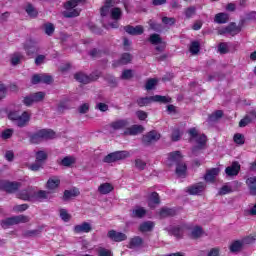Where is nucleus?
I'll list each match as a JSON object with an SVG mask.
<instances>
[{
    "instance_id": "nucleus-1",
    "label": "nucleus",
    "mask_w": 256,
    "mask_h": 256,
    "mask_svg": "<svg viewBox=\"0 0 256 256\" xmlns=\"http://www.w3.org/2000/svg\"><path fill=\"white\" fill-rule=\"evenodd\" d=\"M182 160L183 156L180 151L169 153L166 160V165H168V167L176 165V175H178V177H186L187 175V165H185V163H181Z\"/></svg>"
},
{
    "instance_id": "nucleus-2",
    "label": "nucleus",
    "mask_w": 256,
    "mask_h": 256,
    "mask_svg": "<svg viewBox=\"0 0 256 256\" xmlns=\"http://www.w3.org/2000/svg\"><path fill=\"white\" fill-rule=\"evenodd\" d=\"M79 3H85V0H70L67 1L64 4V8L66 9L63 12L64 17L66 18H71V17H79V14L81 13V10L77 7V5H79Z\"/></svg>"
},
{
    "instance_id": "nucleus-3",
    "label": "nucleus",
    "mask_w": 256,
    "mask_h": 256,
    "mask_svg": "<svg viewBox=\"0 0 256 256\" xmlns=\"http://www.w3.org/2000/svg\"><path fill=\"white\" fill-rule=\"evenodd\" d=\"M153 102L154 103H171V97L155 95L152 97L139 98L137 100V104L139 105V107H145Z\"/></svg>"
},
{
    "instance_id": "nucleus-4",
    "label": "nucleus",
    "mask_w": 256,
    "mask_h": 256,
    "mask_svg": "<svg viewBox=\"0 0 256 256\" xmlns=\"http://www.w3.org/2000/svg\"><path fill=\"white\" fill-rule=\"evenodd\" d=\"M188 134L190 135V141L192 143H196L197 149H203L207 143V136L204 134H199L197 128H190L188 130Z\"/></svg>"
},
{
    "instance_id": "nucleus-5",
    "label": "nucleus",
    "mask_w": 256,
    "mask_h": 256,
    "mask_svg": "<svg viewBox=\"0 0 256 256\" xmlns=\"http://www.w3.org/2000/svg\"><path fill=\"white\" fill-rule=\"evenodd\" d=\"M29 221H31V218H29V216L18 215L3 220L1 225L3 229H7V227H10V225H19V223H29Z\"/></svg>"
},
{
    "instance_id": "nucleus-6",
    "label": "nucleus",
    "mask_w": 256,
    "mask_h": 256,
    "mask_svg": "<svg viewBox=\"0 0 256 256\" xmlns=\"http://www.w3.org/2000/svg\"><path fill=\"white\" fill-rule=\"evenodd\" d=\"M55 137V132L53 130H40L33 134L30 138L31 143H41L43 139H53Z\"/></svg>"
},
{
    "instance_id": "nucleus-7",
    "label": "nucleus",
    "mask_w": 256,
    "mask_h": 256,
    "mask_svg": "<svg viewBox=\"0 0 256 256\" xmlns=\"http://www.w3.org/2000/svg\"><path fill=\"white\" fill-rule=\"evenodd\" d=\"M127 157H131L129 151H116L108 154L103 161L104 163H115V161H121L127 159Z\"/></svg>"
},
{
    "instance_id": "nucleus-8",
    "label": "nucleus",
    "mask_w": 256,
    "mask_h": 256,
    "mask_svg": "<svg viewBox=\"0 0 256 256\" xmlns=\"http://www.w3.org/2000/svg\"><path fill=\"white\" fill-rule=\"evenodd\" d=\"M21 188V183L19 182H8L0 181V189L6 191V193H15Z\"/></svg>"
},
{
    "instance_id": "nucleus-9",
    "label": "nucleus",
    "mask_w": 256,
    "mask_h": 256,
    "mask_svg": "<svg viewBox=\"0 0 256 256\" xmlns=\"http://www.w3.org/2000/svg\"><path fill=\"white\" fill-rule=\"evenodd\" d=\"M45 99V92H37L34 94H30L29 96H26L23 100L24 105L27 107L33 105V103H39V101H43Z\"/></svg>"
},
{
    "instance_id": "nucleus-10",
    "label": "nucleus",
    "mask_w": 256,
    "mask_h": 256,
    "mask_svg": "<svg viewBox=\"0 0 256 256\" xmlns=\"http://www.w3.org/2000/svg\"><path fill=\"white\" fill-rule=\"evenodd\" d=\"M237 33H241V28L237 26L236 23H231L227 27L220 28L218 30L219 35H237Z\"/></svg>"
},
{
    "instance_id": "nucleus-11",
    "label": "nucleus",
    "mask_w": 256,
    "mask_h": 256,
    "mask_svg": "<svg viewBox=\"0 0 256 256\" xmlns=\"http://www.w3.org/2000/svg\"><path fill=\"white\" fill-rule=\"evenodd\" d=\"M221 173V169L219 168H211L206 171V174L204 176V180L207 183H215V180L217 179V176Z\"/></svg>"
},
{
    "instance_id": "nucleus-12",
    "label": "nucleus",
    "mask_w": 256,
    "mask_h": 256,
    "mask_svg": "<svg viewBox=\"0 0 256 256\" xmlns=\"http://www.w3.org/2000/svg\"><path fill=\"white\" fill-rule=\"evenodd\" d=\"M149 41L152 45H158L156 46V51H163L165 49V43H163L159 34L150 35Z\"/></svg>"
},
{
    "instance_id": "nucleus-13",
    "label": "nucleus",
    "mask_w": 256,
    "mask_h": 256,
    "mask_svg": "<svg viewBox=\"0 0 256 256\" xmlns=\"http://www.w3.org/2000/svg\"><path fill=\"white\" fill-rule=\"evenodd\" d=\"M205 183L199 182L187 188L190 195H201L205 191Z\"/></svg>"
},
{
    "instance_id": "nucleus-14",
    "label": "nucleus",
    "mask_w": 256,
    "mask_h": 256,
    "mask_svg": "<svg viewBox=\"0 0 256 256\" xmlns=\"http://www.w3.org/2000/svg\"><path fill=\"white\" fill-rule=\"evenodd\" d=\"M91 231H93V226L88 222H83L82 224L74 226V233L77 234L91 233Z\"/></svg>"
},
{
    "instance_id": "nucleus-15",
    "label": "nucleus",
    "mask_w": 256,
    "mask_h": 256,
    "mask_svg": "<svg viewBox=\"0 0 256 256\" xmlns=\"http://www.w3.org/2000/svg\"><path fill=\"white\" fill-rule=\"evenodd\" d=\"M111 129H113L114 131H119L121 129H126L127 127H129V121L125 120V119H119V120H115L110 124Z\"/></svg>"
},
{
    "instance_id": "nucleus-16",
    "label": "nucleus",
    "mask_w": 256,
    "mask_h": 256,
    "mask_svg": "<svg viewBox=\"0 0 256 256\" xmlns=\"http://www.w3.org/2000/svg\"><path fill=\"white\" fill-rule=\"evenodd\" d=\"M239 171H241V165H239V162H234L231 166H228L225 169V173L228 177H235L236 175H239Z\"/></svg>"
},
{
    "instance_id": "nucleus-17",
    "label": "nucleus",
    "mask_w": 256,
    "mask_h": 256,
    "mask_svg": "<svg viewBox=\"0 0 256 256\" xmlns=\"http://www.w3.org/2000/svg\"><path fill=\"white\" fill-rule=\"evenodd\" d=\"M24 49L29 57L37 53V42L35 40H28L24 45Z\"/></svg>"
},
{
    "instance_id": "nucleus-18",
    "label": "nucleus",
    "mask_w": 256,
    "mask_h": 256,
    "mask_svg": "<svg viewBox=\"0 0 256 256\" xmlns=\"http://www.w3.org/2000/svg\"><path fill=\"white\" fill-rule=\"evenodd\" d=\"M144 128L141 125H132L124 130L123 135H139V133H143Z\"/></svg>"
},
{
    "instance_id": "nucleus-19",
    "label": "nucleus",
    "mask_w": 256,
    "mask_h": 256,
    "mask_svg": "<svg viewBox=\"0 0 256 256\" xmlns=\"http://www.w3.org/2000/svg\"><path fill=\"white\" fill-rule=\"evenodd\" d=\"M108 237L109 239H111L112 241H116V242H121V241H125L127 239V235H125L122 232H117L115 230H110L108 232Z\"/></svg>"
},
{
    "instance_id": "nucleus-20",
    "label": "nucleus",
    "mask_w": 256,
    "mask_h": 256,
    "mask_svg": "<svg viewBox=\"0 0 256 256\" xmlns=\"http://www.w3.org/2000/svg\"><path fill=\"white\" fill-rule=\"evenodd\" d=\"M159 139H161V134L155 130L150 131L143 137L144 143H153V141H159Z\"/></svg>"
},
{
    "instance_id": "nucleus-21",
    "label": "nucleus",
    "mask_w": 256,
    "mask_h": 256,
    "mask_svg": "<svg viewBox=\"0 0 256 256\" xmlns=\"http://www.w3.org/2000/svg\"><path fill=\"white\" fill-rule=\"evenodd\" d=\"M253 119H256V108L251 110L249 114L239 122V127H247Z\"/></svg>"
},
{
    "instance_id": "nucleus-22",
    "label": "nucleus",
    "mask_w": 256,
    "mask_h": 256,
    "mask_svg": "<svg viewBox=\"0 0 256 256\" xmlns=\"http://www.w3.org/2000/svg\"><path fill=\"white\" fill-rule=\"evenodd\" d=\"M117 0H106L105 5L101 8L102 17H107L109 15V11H111V7L117 5Z\"/></svg>"
},
{
    "instance_id": "nucleus-23",
    "label": "nucleus",
    "mask_w": 256,
    "mask_h": 256,
    "mask_svg": "<svg viewBox=\"0 0 256 256\" xmlns=\"http://www.w3.org/2000/svg\"><path fill=\"white\" fill-rule=\"evenodd\" d=\"M31 115L29 114V112H23L22 114H20L16 125L18 127H25L27 125V123H29V119H30Z\"/></svg>"
},
{
    "instance_id": "nucleus-24",
    "label": "nucleus",
    "mask_w": 256,
    "mask_h": 256,
    "mask_svg": "<svg viewBox=\"0 0 256 256\" xmlns=\"http://www.w3.org/2000/svg\"><path fill=\"white\" fill-rule=\"evenodd\" d=\"M246 185L250 191V195H256V177L250 176L246 179Z\"/></svg>"
},
{
    "instance_id": "nucleus-25",
    "label": "nucleus",
    "mask_w": 256,
    "mask_h": 256,
    "mask_svg": "<svg viewBox=\"0 0 256 256\" xmlns=\"http://www.w3.org/2000/svg\"><path fill=\"white\" fill-rule=\"evenodd\" d=\"M124 30L126 31V33H128L129 35H143V26H126L124 28Z\"/></svg>"
},
{
    "instance_id": "nucleus-26",
    "label": "nucleus",
    "mask_w": 256,
    "mask_h": 256,
    "mask_svg": "<svg viewBox=\"0 0 256 256\" xmlns=\"http://www.w3.org/2000/svg\"><path fill=\"white\" fill-rule=\"evenodd\" d=\"M59 185H61V180L57 176H53L49 178V180L47 181V189H50V190L57 189Z\"/></svg>"
},
{
    "instance_id": "nucleus-27",
    "label": "nucleus",
    "mask_w": 256,
    "mask_h": 256,
    "mask_svg": "<svg viewBox=\"0 0 256 256\" xmlns=\"http://www.w3.org/2000/svg\"><path fill=\"white\" fill-rule=\"evenodd\" d=\"M18 199H22L23 201H33V190H23L18 194Z\"/></svg>"
},
{
    "instance_id": "nucleus-28",
    "label": "nucleus",
    "mask_w": 256,
    "mask_h": 256,
    "mask_svg": "<svg viewBox=\"0 0 256 256\" xmlns=\"http://www.w3.org/2000/svg\"><path fill=\"white\" fill-rule=\"evenodd\" d=\"M147 214V210L141 206H136L132 209V217H137L138 219H141L145 217Z\"/></svg>"
},
{
    "instance_id": "nucleus-29",
    "label": "nucleus",
    "mask_w": 256,
    "mask_h": 256,
    "mask_svg": "<svg viewBox=\"0 0 256 256\" xmlns=\"http://www.w3.org/2000/svg\"><path fill=\"white\" fill-rule=\"evenodd\" d=\"M161 201L159 200V194L157 192H153L149 199H148V205L151 209L155 208V205H159Z\"/></svg>"
},
{
    "instance_id": "nucleus-30",
    "label": "nucleus",
    "mask_w": 256,
    "mask_h": 256,
    "mask_svg": "<svg viewBox=\"0 0 256 256\" xmlns=\"http://www.w3.org/2000/svg\"><path fill=\"white\" fill-rule=\"evenodd\" d=\"M98 191L101 195H109L113 191V186L111 183H103L98 187Z\"/></svg>"
},
{
    "instance_id": "nucleus-31",
    "label": "nucleus",
    "mask_w": 256,
    "mask_h": 256,
    "mask_svg": "<svg viewBox=\"0 0 256 256\" xmlns=\"http://www.w3.org/2000/svg\"><path fill=\"white\" fill-rule=\"evenodd\" d=\"M77 162V159L74 156H65L61 162L60 165L63 167H71L72 165H75Z\"/></svg>"
},
{
    "instance_id": "nucleus-32",
    "label": "nucleus",
    "mask_w": 256,
    "mask_h": 256,
    "mask_svg": "<svg viewBox=\"0 0 256 256\" xmlns=\"http://www.w3.org/2000/svg\"><path fill=\"white\" fill-rule=\"evenodd\" d=\"M153 227H155V223L152 221H146L140 225V231L142 233H147L149 231H153Z\"/></svg>"
},
{
    "instance_id": "nucleus-33",
    "label": "nucleus",
    "mask_w": 256,
    "mask_h": 256,
    "mask_svg": "<svg viewBox=\"0 0 256 256\" xmlns=\"http://www.w3.org/2000/svg\"><path fill=\"white\" fill-rule=\"evenodd\" d=\"M215 23L223 24L229 21V14L227 13H218L214 18Z\"/></svg>"
},
{
    "instance_id": "nucleus-34",
    "label": "nucleus",
    "mask_w": 256,
    "mask_h": 256,
    "mask_svg": "<svg viewBox=\"0 0 256 256\" xmlns=\"http://www.w3.org/2000/svg\"><path fill=\"white\" fill-rule=\"evenodd\" d=\"M74 77L79 83H91V77L85 75L83 72L76 73Z\"/></svg>"
},
{
    "instance_id": "nucleus-35",
    "label": "nucleus",
    "mask_w": 256,
    "mask_h": 256,
    "mask_svg": "<svg viewBox=\"0 0 256 256\" xmlns=\"http://www.w3.org/2000/svg\"><path fill=\"white\" fill-rule=\"evenodd\" d=\"M122 15H123V12L121 11V8H112L110 10L111 19H113L114 21H119Z\"/></svg>"
},
{
    "instance_id": "nucleus-36",
    "label": "nucleus",
    "mask_w": 256,
    "mask_h": 256,
    "mask_svg": "<svg viewBox=\"0 0 256 256\" xmlns=\"http://www.w3.org/2000/svg\"><path fill=\"white\" fill-rule=\"evenodd\" d=\"M47 199V192L40 190L38 192L33 191V201H43Z\"/></svg>"
},
{
    "instance_id": "nucleus-37",
    "label": "nucleus",
    "mask_w": 256,
    "mask_h": 256,
    "mask_svg": "<svg viewBox=\"0 0 256 256\" xmlns=\"http://www.w3.org/2000/svg\"><path fill=\"white\" fill-rule=\"evenodd\" d=\"M23 59H25L23 54L16 52V53L12 54V56H11V63H12V65H19V63H21V61H23Z\"/></svg>"
},
{
    "instance_id": "nucleus-38",
    "label": "nucleus",
    "mask_w": 256,
    "mask_h": 256,
    "mask_svg": "<svg viewBox=\"0 0 256 256\" xmlns=\"http://www.w3.org/2000/svg\"><path fill=\"white\" fill-rule=\"evenodd\" d=\"M243 241H234L231 245H230V251L232 253H237L239 251H241V248L243 247Z\"/></svg>"
},
{
    "instance_id": "nucleus-39",
    "label": "nucleus",
    "mask_w": 256,
    "mask_h": 256,
    "mask_svg": "<svg viewBox=\"0 0 256 256\" xmlns=\"http://www.w3.org/2000/svg\"><path fill=\"white\" fill-rule=\"evenodd\" d=\"M79 193V189L77 188H74L72 190H66L64 192V199H72V197H78Z\"/></svg>"
},
{
    "instance_id": "nucleus-40",
    "label": "nucleus",
    "mask_w": 256,
    "mask_h": 256,
    "mask_svg": "<svg viewBox=\"0 0 256 256\" xmlns=\"http://www.w3.org/2000/svg\"><path fill=\"white\" fill-rule=\"evenodd\" d=\"M141 245H143V239H141L140 237H135L130 241L129 248L135 249L137 247H141Z\"/></svg>"
},
{
    "instance_id": "nucleus-41",
    "label": "nucleus",
    "mask_w": 256,
    "mask_h": 256,
    "mask_svg": "<svg viewBox=\"0 0 256 256\" xmlns=\"http://www.w3.org/2000/svg\"><path fill=\"white\" fill-rule=\"evenodd\" d=\"M175 209L162 208L160 211V217H173L175 215Z\"/></svg>"
},
{
    "instance_id": "nucleus-42",
    "label": "nucleus",
    "mask_w": 256,
    "mask_h": 256,
    "mask_svg": "<svg viewBox=\"0 0 256 256\" xmlns=\"http://www.w3.org/2000/svg\"><path fill=\"white\" fill-rule=\"evenodd\" d=\"M25 11L29 15V17H37L38 15L37 9H35V7H33V5L31 4L26 5Z\"/></svg>"
},
{
    "instance_id": "nucleus-43",
    "label": "nucleus",
    "mask_w": 256,
    "mask_h": 256,
    "mask_svg": "<svg viewBox=\"0 0 256 256\" xmlns=\"http://www.w3.org/2000/svg\"><path fill=\"white\" fill-rule=\"evenodd\" d=\"M189 49H190V53H192V55H197V53H199V51L201 49V45L199 44L198 41H194L191 43Z\"/></svg>"
},
{
    "instance_id": "nucleus-44",
    "label": "nucleus",
    "mask_w": 256,
    "mask_h": 256,
    "mask_svg": "<svg viewBox=\"0 0 256 256\" xmlns=\"http://www.w3.org/2000/svg\"><path fill=\"white\" fill-rule=\"evenodd\" d=\"M59 213H60V218L62 219V221H64L65 223H69V221H71V214H69V212H67V210L60 209Z\"/></svg>"
},
{
    "instance_id": "nucleus-45",
    "label": "nucleus",
    "mask_w": 256,
    "mask_h": 256,
    "mask_svg": "<svg viewBox=\"0 0 256 256\" xmlns=\"http://www.w3.org/2000/svg\"><path fill=\"white\" fill-rule=\"evenodd\" d=\"M47 160V153L45 151H38L36 153V161L38 163H43Z\"/></svg>"
},
{
    "instance_id": "nucleus-46",
    "label": "nucleus",
    "mask_w": 256,
    "mask_h": 256,
    "mask_svg": "<svg viewBox=\"0 0 256 256\" xmlns=\"http://www.w3.org/2000/svg\"><path fill=\"white\" fill-rule=\"evenodd\" d=\"M29 209V205L27 204H20L13 207L12 211L14 213H23V211H27Z\"/></svg>"
},
{
    "instance_id": "nucleus-47",
    "label": "nucleus",
    "mask_w": 256,
    "mask_h": 256,
    "mask_svg": "<svg viewBox=\"0 0 256 256\" xmlns=\"http://www.w3.org/2000/svg\"><path fill=\"white\" fill-rule=\"evenodd\" d=\"M234 143H236L237 145H245V136L240 133L235 134Z\"/></svg>"
},
{
    "instance_id": "nucleus-48",
    "label": "nucleus",
    "mask_w": 256,
    "mask_h": 256,
    "mask_svg": "<svg viewBox=\"0 0 256 256\" xmlns=\"http://www.w3.org/2000/svg\"><path fill=\"white\" fill-rule=\"evenodd\" d=\"M196 11H197V8H195L194 6H190L184 11V14L187 17V19H191V17L195 15Z\"/></svg>"
},
{
    "instance_id": "nucleus-49",
    "label": "nucleus",
    "mask_w": 256,
    "mask_h": 256,
    "mask_svg": "<svg viewBox=\"0 0 256 256\" xmlns=\"http://www.w3.org/2000/svg\"><path fill=\"white\" fill-rule=\"evenodd\" d=\"M223 117V111L217 110L209 116V121H217V119H221Z\"/></svg>"
},
{
    "instance_id": "nucleus-50",
    "label": "nucleus",
    "mask_w": 256,
    "mask_h": 256,
    "mask_svg": "<svg viewBox=\"0 0 256 256\" xmlns=\"http://www.w3.org/2000/svg\"><path fill=\"white\" fill-rule=\"evenodd\" d=\"M127 63H131V54L124 53L120 58V65H127Z\"/></svg>"
},
{
    "instance_id": "nucleus-51",
    "label": "nucleus",
    "mask_w": 256,
    "mask_h": 256,
    "mask_svg": "<svg viewBox=\"0 0 256 256\" xmlns=\"http://www.w3.org/2000/svg\"><path fill=\"white\" fill-rule=\"evenodd\" d=\"M201 235H203V229L199 226L194 227L192 230V237L197 239L198 237H201Z\"/></svg>"
},
{
    "instance_id": "nucleus-52",
    "label": "nucleus",
    "mask_w": 256,
    "mask_h": 256,
    "mask_svg": "<svg viewBox=\"0 0 256 256\" xmlns=\"http://www.w3.org/2000/svg\"><path fill=\"white\" fill-rule=\"evenodd\" d=\"M256 241V235H250L242 239V243L244 245H251V243H255Z\"/></svg>"
},
{
    "instance_id": "nucleus-53",
    "label": "nucleus",
    "mask_w": 256,
    "mask_h": 256,
    "mask_svg": "<svg viewBox=\"0 0 256 256\" xmlns=\"http://www.w3.org/2000/svg\"><path fill=\"white\" fill-rule=\"evenodd\" d=\"M46 35H51L55 32V26L51 23H47L44 25Z\"/></svg>"
},
{
    "instance_id": "nucleus-54",
    "label": "nucleus",
    "mask_w": 256,
    "mask_h": 256,
    "mask_svg": "<svg viewBox=\"0 0 256 256\" xmlns=\"http://www.w3.org/2000/svg\"><path fill=\"white\" fill-rule=\"evenodd\" d=\"M135 167L138 168L140 171H143L145 167H147V163L141 159H136L135 160Z\"/></svg>"
},
{
    "instance_id": "nucleus-55",
    "label": "nucleus",
    "mask_w": 256,
    "mask_h": 256,
    "mask_svg": "<svg viewBox=\"0 0 256 256\" xmlns=\"http://www.w3.org/2000/svg\"><path fill=\"white\" fill-rule=\"evenodd\" d=\"M41 83H46V85H49L53 83V77L46 74H41Z\"/></svg>"
},
{
    "instance_id": "nucleus-56",
    "label": "nucleus",
    "mask_w": 256,
    "mask_h": 256,
    "mask_svg": "<svg viewBox=\"0 0 256 256\" xmlns=\"http://www.w3.org/2000/svg\"><path fill=\"white\" fill-rule=\"evenodd\" d=\"M155 85H157V79H155V78L149 79L146 82L147 91H151V89H153V87H155Z\"/></svg>"
},
{
    "instance_id": "nucleus-57",
    "label": "nucleus",
    "mask_w": 256,
    "mask_h": 256,
    "mask_svg": "<svg viewBox=\"0 0 256 256\" xmlns=\"http://www.w3.org/2000/svg\"><path fill=\"white\" fill-rule=\"evenodd\" d=\"M13 136V129H6L2 132V139H11Z\"/></svg>"
},
{
    "instance_id": "nucleus-58",
    "label": "nucleus",
    "mask_w": 256,
    "mask_h": 256,
    "mask_svg": "<svg viewBox=\"0 0 256 256\" xmlns=\"http://www.w3.org/2000/svg\"><path fill=\"white\" fill-rule=\"evenodd\" d=\"M20 116H21V114L17 111L10 112L8 115L9 119H11V121H16V123L19 120Z\"/></svg>"
},
{
    "instance_id": "nucleus-59",
    "label": "nucleus",
    "mask_w": 256,
    "mask_h": 256,
    "mask_svg": "<svg viewBox=\"0 0 256 256\" xmlns=\"http://www.w3.org/2000/svg\"><path fill=\"white\" fill-rule=\"evenodd\" d=\"M175 18H169V17H163L162 18V23H164V25H175Z\"/></svg>"
},
{
    "instance_id": "nucleus-60",
    "label": "nucleus",
    "mask_w": 256,
    "mask_h": 256,
    "mask_svg": "<svg viewBox=\"0 0 256 256\" xmlns=\"http://www.w3.org/2000/svg\"><path fill=\"white\" fill-rule=\"evenodd\" d=\"M41 167H43V163L36 161V163L29 166V169L30 171H39Z\"/></svg>"
},
{
    "instance_id": "nucleus-61",
    "label": "nucleus",
    "mask_w": 256,
    "mask_h": 256,
    "mask_svg": "<svg viewBox=\"0 0 256 256\" xmlns=\"http://www.w3.org/2000/svg\"><path fill=\"white\" fill-rule=\"evenodd\" d=\"M121 77L122 79H131L133 77V70H124Z\"/></svg>"
},
{
    "instance_id": "nucleus-62",
    "label": "nucleus",
    "mask_w": 256,
    "mask_h": 256,
    "mask_svg": "<svg viewBox=\"0 0 256 256\" xmlns=\"http://www.w3.org/2000/svg\"><path fill=\"white\" fill-rule=\"evenodd\" d=\"M228 49H229V46H227V43H220L218 46V51L222 54L227 53Z\"/></svg>"
},
{
    "instance_id": "nucleus-63",
    "label": "nucleus",
    "mask_w": 256,
    "mask_h": 256,
    "mask_svg": "<svg viewBox=\"0 0 256 256\" xmlns=\"http://www.w3.org/2000/svg\"><path fill=\"white\" fill-rule=\"evenodd\" d=\"M179 139H181V132L179 129H176L172 133V141H179Z\"/></svg>"
},
{
    "instance_id": "nucleus-64",
    "label": "nucleus",
    "mask_w": 256,
    "mask_h": 256,
    "mask_svg": "<svg viewBox=\"0 0 256 256\" xmlns=\"http://www.w3.org/2000/svg\"><path fill=\"white\" fill-rule=\"evenodd\" d=\"M219 248H212L206 256H219Z\"/></svg>"
}]
</instances>
